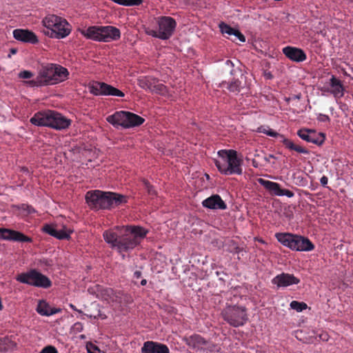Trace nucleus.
Listing matches in <instances>:
<instances>
[{
  "label": "nucleus",
  "mask_w": 353,
  "mask_h": 353,
  "mask_svg": "<svg viewBox=\"0 0 353 353\" xmlns=\"http://www.w3.org/2000/svg\"><path fill=\"white\" fill-rule=\"evenodd\" d=\"M330 92L335 98H341L344 94V89L340 80L332 76L330 80Z\"/></svg>",
  "instance_id": "obj_25"
},
{
  "label": "nucleus",
  "mask_w": 353,
  "mask_h": 353,
  "mask_svg": "<svg viewBox=\"0 0 353 353\" xmlns=\"http://www.w3.org/2000/svg\"><path fill=\"white\" fill-rule=\"evenodd\" d=\"M232 36L234 37V41L238 39L241 42H245V37L236 29L234 30V33L232 34Z\"/></svg>",
  "instance_id": "obj_36"
},
{
  "label": "nucleus",
  "mask_w": 353,
  "mask_h": 353,
  "mask_svg": "<svg viewBox=\"0 0 353 353\" xmlns=\"http://www.w3.org/2000/svg\"><path fill=\"white\" fill-rule=\"evenodd\" d=\"M186 344L194 349H202L207 341L201 336L194 334L185 339Z\"/></svg>",
  "instance_id": "obj_26"
},
{
  "label": "nucleus",
  "mask_w": 353,
  "mask_h": 353,
  "mask_svg": "<svg viewBox=\"0 0 353 353\" xmlns=\"http://www.w3.org/2000/svg\"><path fill=\"white\" fill-rule=\"evenodd\" d=\"M226 88L232 92H240L241 83L239 80L232 81L230 83H225Z\"/></svg>",
  "instance_id": "obj_30"
},
{
  "label": "nucleus",
  "mask_w": 353,
  "mask_h": 353,
  "mask_svg": "<svg viewBox=\"0 0 353 353\" xmlns=\"http://www.w3.org/2000/svg\"><path fill=\"white\" fill-rule=\"evenodd\" d=\"M39 353H58V351L54 346L48 345L43 348Z\"/></svg>",
  "instance_id": "obj_38"
},
{
  "label": "nucleus",
  "mask_w": 353,
  "mask_h": 353,
  "mask_svg": "<svg viewBox=\"0 0 353 353\" xmlns=\"http://www.w3.org/2000/svg\"><path fill=\"white\" fill-rule=\"evenodd\" d=\"M84 314L90 318H93L94 319H105L106 318V316L105 314H103L101 312V310H94V314L89 312L85 313Z\"/></svg>",
  "instance_id": "obj_34"
},
{
  "label": "nucleus",
  "mask_w": 353,
  "mask_h": 353,
  "mask_svg": "<svg viewBox=\"0 0 353 353\" xmlns=\"http://www.w3.org/2000/svg\"><path fill=\"white\" fill-rule=\"evenodd\" d=\"M146 283H147V281H146L145 279H143V280L141 281V285H145Z\"/></svg>",
  "instance_id": "obj_51"
},
{
  "label": "nucleus",
  "mask_w": 353,
  "mask_h": 353,
  "mask_svg": "<svg viewBox=\"0 0 353 353\" xmlns=\"http://www.w3.org/2000/svg\"><path fill=\"white\" fill-rule=\"evenodd\" d=\"M270 158H274V156H273V155H272V154H270V155H269L268 158H265V159H266V161H269V159H270Z\"/></svg>",
  "instance_id": "obj_54"
},
{
  "label": "nucleus",
  "mask_w": 353,
  "mask_h": 353,
  "mask_svg": "<svg viewBox=\"0 0 353 353\" xmlns=\"http://www.w3.org/2000/svg\"><path fill=\"white\" fill-rule=\"evenodd\" d=\"M167 345L153 341H147L142 347V353H169Z\"/></svg>",
  "instance_id": "obj_23"
},
{
  "label": "nucleus",
  "mask_w": 353,
  "mask_h": 353,
  "mask_svg": "<svg viewBox=\"0 0 353 353\" xmlns=\"http://www.w3.org/2000/svg\"><path fill=\"white\" fill-rule=\"evenodd\" d=\"M0 240L32 242V239L23 233L7 228H0Z\"/></svg>",
  "instance_id": "obj_16"
},
{
  "label": "nucleus",
  "mask_w": 353,
  "mask_h": 353,
  "mask_svg": "<svg viewBox=\"0 0 353 353\" xmlns=\"http://www.w3.org/2000/svg\"><path fill=\"white\" fill-rule=\"evenodd\" d=\"M223 319L231 325L239 327L247 321L245 310H223Z\"/></svg>",
  "instance_id": "obj_14"
},
{
  "label": "nucleus",
  "mask_w": 353,
  "mask_h": 353,
  "mask_svg": "<svg viewBox=\"0 0 353 353\" xmlns=\"http://www.w3.org/2000/svg\"><path fill=\"white\" fill-rule=\"evenodd\" d=\"M10 53L12 54H16L17 53V50L14 49V48L11 49L10 50Z\"/></svg>",
  "instance_id": "obj_52"
},
{
  "label": "nucleus",
  "mask_w": 353,
  "mask_h": 353,
  "mask_svg": "<svg viewBox=\"0 0 353 353\" xmlns=\"http://www.w3.org/2000/svg\"><path fill=\"white\" fill-rule=\"evenodd\" d=\"M43 231L58 239H69L72 230L63 226L60 228L57 224H46L43 228Z\"/></svg>",
  "instance_id": "obj_15"
},
{
  "label": "nucleus",
  "mask_w": 353,
  "mask_h": 353,
  "mask_svg": "<svg viewBox=\"0 0 353 353\" xmlns=\"http://www.w3.org/2000/svg\"><path fill=\"white\" fill-rule=\"evenodd\" d=\"M285 301V302H286V303H288V301H287V300H286V299H283V298H282V299H281V305L282 307H285V306H286V305L285 304V303H283V301Z\"/></svg>",
  "instance_id": "obj_49"
},
{
  "label": "nucleus",
  "mask_w": 353,
  "mask_h": 353,
  "mask_svg": "<svg viewBox=\"0 0 353 353\" xmlns=\"http://www.w3.org/2000/svg\"><path fill=\"white\" fill-rule=\"evenodd\" d=\"M258 182L272 195L278 196H285L288 198H292L294 195L292 191L281 188L280 184L276 182L265 180L261 178L258 179Z\"/></svg>",
  "instance_id": "obj_13"
},
{
  "label": "nucleus",
  "mask_w": 353,
  "mask_h": 353,
  "mask_svg": "<svg viewBox=\"0 0 353 353\" xmlns=\"http://www.w3.org/2000/svg\"><path fill=\"white\" fill-rule=\"evenodd\" d=\"M42 22L47 29L43 31V33L51 38L63 39L70 33V25L62 17L50 14L46 16Z\"/></svg>",
  "instance_id": "obj_6"
},
{
  "label": "nucleus",
  "mask_w": 353,
  "mask_h": 353,
  "mask_svg": "<svg viewBox=\"0 0 353 353\" xmlns=\"http://www.w3.org/2000/svg\"><path fill=\"white\" fill-rule=\"evenodd\" d=\"M283 53L290 60L295 62H302L306 59V54L300 48L287 46L283 48Z\"/></svg>",
  "instance_id": "obj_21"
},
{
  "label": "nucleus",
  "mask_w": 353,
  "mask_h": 353,
  "mask_svg": "<svg viewBox=\"0 0 353 353\" xmlns=\"http://www.w3.org/2000/svg\"><path fill=\"white\" fill-rule=\"evenodd\" d=\"M208 348L210 350V351L214 352V353H219L221 349L219 347L214 344H212L210 346H208Z\"/></svg>",
  "instance_id": "obj_42"
},
{
  "label": "nucleus",
  "mask_w": 353,
  "mask_h": 353,
  "mask_svg": "<svg viewBox=\"0 0 353 353\" xmlns=\"http://www.w3.org/2000/svg\"><path fill=\"white\" fill-rule=\"evenodd\" d=\"M258 132H261L265 134L272 137H278L280 134L272 130L269 127L261 126L257 129Z\"/></svg>",
  "instance_id": "obj_31"
},
{
  "label": "nucleus",
  "mask_w": 353,
  "mask_h": 353,
  "mask_svg": "<svg viewBox=\"0 0 353 353\" xmlns=\"http://www.w3.org/2000/svg\"><path fill=\"white\" fill-rule=\"evenodd\" d=\"M328 179L327 176H323L320 179V183L323 186H325L327 184Z\"/></svg>",
  "instance_id": "obj_46"
},
{
  "label": "nucleus",
  "mask_w": 353,
  "mask_h": 353,
  "mask_svg": "<svg viewBox=\"0 0 353 353\" xmlns=\"http://www.w3.org/2000/svg\"><path fill=\"white\" fill-rule=\"evenodd\" d=\"M141 276V271H135L134 272V277L139 279Z\"/></svg>",
  "instance_id": "obj_47"
},
{
  "label": "nucleus",
  "mask_w": 353,
  "mask_h": 353,
  "mask_svg": "<svg viewBox=\"0 0 353 353\" xmlns=\"http://www.w3.org/2000/svg\"><path fill=\"white\" fill-rule=\"evenodd\" d=\"M219 28H220L221 32L223 34H228V36H232V34L234 33L235 29L232 28V27H230V26H228L224 23H220Z\"/></svg>",
  "instance_id": "obj_32"
},
{
  "label": "nucleus",
  "mask_w": 353,
  "mask_h": 353,
  "mask_svg": "<svg viewBox=\"0 0 353 353\" xmlns=\"http://www.w3.org/2000/svg\"><path fill=\"white\" fill-rule=\"evenodd\" d=\"M319 336L322 341H327L328 340V334L326 332L319 334Z\"/></svg>",
  "instance_id": "obj_45"
},
{
  "label": "nucleus",
  "mask_w": 353,
  "mask_h": 353,
  "mask_svg": "<svg viewBox=\"0 0 353 353\" xmlns=\"http://www.w3.org/2000/svg\"><path fill=\"white\" fill-rule=\"evenodd\" d=\"M33 77V74L28 70H24L19 74V77L21 79H30Z\"/></svg>",
  "instance_id": "obj_40"
},
{
  "label": "nucleus",
  "mask_w": 353,
  "mask_h": 353,
  "mask_svg": "<svg viewBox=\"0 0 353 353\" xmlns=\"http://www.w3.org/2000/svg\"><path fill=\"white\" fill-rule=\"evenodd\" d=\"M16 279L22 283L44 288H47L51 285L48 277L36 270L21 273L17 276Z\"/></svg>",
  "instance_id": "obj_11"
},
{
  "label": "nucleus",
  "mask_w": 353,
  "mask_h": 353,
  "mask_svg": "<svg viewBox=\"0 0 353 353\" xmlns=\"http://www.w3.org/2000/svg\"><path fill=\"white\" fill-rule=\"evenodd\" d=\"M73 328L74 330H76L77 332H81L83 330V325L81 323H74V326H73Z\"/></svg>",
  "instance_id": "obj_44"
},
{
  "label": "nucleus",
  "mask_w": 353,
  "mask_h": 353,
  "mask_svg": "<svg viewBox=\"0 0 353 353\" xmlns=\"http://www.w3.org/2000/svg\"><path fill=\"white\" fill-rule=\"evenodd\" d=\"M290 309H310L308 307L307 304L304 302H298L296 301H292L290 303Z\"/></svg>",
  "instance_id": "obj_33"
},
{
  "label": "nucleus",
  "mask_w": 353,
  "mask_h": 353,
  "mask_svg": "<svg viewBox=\"0 0 353 353\" xmlns=\"http://www.w3.org/2000/svg\"><path fill=\"white\" fill-rule=\"evenodd\" d=\"M299 279L292 274L282 273L272 279V283L279 288H286L299 283Z\"/></svg>",
  "instance_id": "obj_18"
},
{
  "label": "nucleus",
  "mask_w": 353,
  "mask_h": 353,
  "mask_svg": "<svg viewBox=\"0 0 353 353\" xmlns=\"http://www.w3.org/2000/svg\"><path fill=\"white\" fill-rule=\"evenodd\" d=\"M32 124L37 126H48L56 130H65L71 125V120L61 114L47 110L37 112L31 119Z\"/></svg>",
  "instance_id": "obj_5"
},
{
  "label": "nucleus",
  "mask_w": 353,
  "mask_h": 353,
  "mask_svg": "<svg viewBox=\"0 0 353 353\" xmlns=\"http://www.w3.org/2000/svg\"><path fill=\"white\" fill-rule=\"evenodd\" d=\"M148 230L139 226L122 227L120 235L108 230L103 232L105 241L119 252H129L145 237Z\"/></svg>",
  "instance_id": "obj_1"
},
{
  "label": "nucleus",
  "mask_w": 353,
  "mask_h": 353,
  "mask_svg": "<svg viewBox=\"0 0 353 353\" xmlns=\"http://www.w3.org/2000/svg\"><path fill=\"white\" fill-rule=\"evenodd\" d=\"M318 120L322 122H327L330 120V118L327 115L319 114L318 116Z\"/></svg>",
  "instance_id": "obj_41"
},
{
  "label": "nucleus",
  "mask_w": 353,
  "mask_h": 353,
  "mask_svg": "<svg viewBox=\"0 0 353 353\" xmlns=\"http://www.w3.org/2000/svg\"><path fill=\"white\" fill-rule=\"evenodd\" d=\"M157 29L150 27L145 28L147 34L161 39H169L174 32L176 23L170 17H161L157 19Z\"/></svg>",
  "instance_id": "obj_8"
},
{
  "label": "nucleus",
  "mask_w": 353,
  "mask_h": 353,
  "mask_svg": "<svg viewBox=\"0 0 353 353\" xmlns=\"http://www.w3.org/2000/svg\"><path fill=\"white\" fill-rule=\"evenodd\" d=\"M37 309H56L55 307H51L48 305V303L44 300L37 301Z\"/></svg>",
  "instance_id": "obj_35"
},
{
  "label": "nucleus",
  "mask_w": 353,
  "mask_h": 353,
  "mask_svg": "<svg viewBox=\"0 0 353 353\" xmlns=\"http://www.w3.org/2000/svg\"><path fill=\"white\" fill-rule=\"evenodd\" d=\"M85 200L92 209H108L126 203V197L113 192L92 190L86 193Z\"/></svg>",
  "instance_id": "obj_3"
},
{
  "label": "nucleus",
  "mask_w": 353,
  "mask_h": 353,
  "mask_svg": "<svg viewBox=\"0 0 353 353\" xmlns=\"http://www.w3.org/2000/svg\"><path fill=\"white\" fill-rule=\"evenodd\" d=\"M120 37L121 32L117 28L111 26H101V41H117Z\"/></svg>",
  "instance_id": "obj_22"
},
{
  "label": "nucleus",
  "mask_w": 353,
  "mask_h": 353,
  "mask_svg": "<svg viewBox=\"0 0 353 353\" xmlns=\"http://www.w3.org/2000/svg\"><path fill=\"white\" fill-rule=\"evenodd\" d=\"M15 345L8 336L0 337V352L12 349Z\"/></svg>",
  "instance_id": "obj_29"
},
{
  "label": "nucleus",
  "mask_w": 353,
  "mask_h": 353,
  "mask_svg": "<svg viewBox=\"0 0 353 353\" xmlns=\"http://www.w3.org/2000/svg\"><path fill=\"white\" fill-rule=\"evenodd\" d=\"M69 75L68 70L57 64L48 63L42 65L34 80L26 81L30 86L55 85L65 81Z\"/></svg>",
  "instance_id": "obj_2"
},
{
  "label": "nucleus",
  "mask_w": 353,
  "mask_h": 353,
  "mask_svg": "<svg viewBox=\"0 0 353 353\" xmlns=\"http://www.w3.org/2000/svg\"><path fill=\"white\" fill-rule=\"evenodd\" d=\"M13 37L15 39L23 42L32 44L38 42L36 34L28 30L16 29L13 31Z\"/></svg>",
  "instance_id": "obj_20"
},
{
  "label": "nucleus",
  "mask_w": 353,
  "mask_h": 353,
  "mask_svg": "<svg viewBox=\"0 0 353 353\" xmlns=\"http://www.w3.org/2000/svg\"><path fill=\"white\" fill-rule=\"evenodd\" d=\"M225 65L228 66V68H232L234 67V63L230 60H228L225 62Z\"/></svg>",
  "instance_id": "obj_48"
},
{
  "label": "nucleus",
  "mask_w": 353,
  "mask_h": 353,
  "mask_svg": "<svg viewBox=\"0 0 353 353\" xmlns=\"http://www.w3.org/2000/svg\"><path fill=\"white\" fill-rule=\"evenodd\" d=\"M278 138L279 139L280 141L282 142L287 148L294 150L299 153L301 154H307L308 151L305 149L304 148L294 144L291 140L285 138L283 135L279 134Z\"/></svg>",
  "instance_id": "obj_27"
},
{
  "label": "nucleus",
  "mask_w": 353,
  "mask_h": 353,
  "mask_svg": "<svg viewBox=\"0 0 353 353\" xmlns=\"http://www.w3.org/2000/svg\"><path fill=\"white\" fill-rule=\"evenodd\" d=\"M81 32L88 39L101 41V26H91L82 30Z\"/></svg>",
  "instance_id": "obj_24"
},
{
  "label": "nucleus",
  "mask_w": 353,
  "mask_h": 353,
  "mask_svg": "<svg viewBox=\"0 0 353 353\" xmlns=\"http://www.w3.org/2000/svg\"><path fill=\"white\" fill-rule=\"evenodd\" d=\"M204 208L210 210H225L227 205L218 194H213L202 201Z\"/></svg>",
  "instance_id": "obj_19"
},
{
  "label": "nucleus",
  "mask_w": 353,
  "mask_h": 353,
  "mask_svg": "<svg viewBox=\"0 0 353 353\" xmlns=\"http://www.w3.org/2000/svg\"><path fill=\"white\" fill-rule=\"evenodd\" d=\"M144 185H145V187L147 189L149 194H154V191L153 190L152 187L150 185V183L148 182H146V181L144 182Z\"/></svg>",
  "instance_id": "obj_43"
},
{
  "label": "nucleus",
  "mask_w": 353,
  "mask_h": 353,
  "mask_svg": "<svg viewBox=\"0 0 353 353\" xmlns=\"http://www.w3.org/2000/svg\"><path fill=\"white\" fill-rule=\"evenodd\" d=\"M297 134L304 141L309 143H317L316 132L312 130L302 129L298 131Z\"/></svg>",
  "instance_id": "obj_28"
},
{
  "label": "nucleus",
  "mask_w": 353,
  "mask_h": 353,
  "mask_svg": "<svg viewBox=\"0 0 353 353\" xmlns=\"http://www.w3.org/2000/svg\"><path fill=\"white\" fill-rule=\"evenodd\" d=\"M86 348L88 353H96L95 351L99 352V347L92 343H89L86 345Z\"/></svg>",
  "instance_id": "obj_39"
},
{
  "label": "nucleus",
  "mask_w": 353,
  "mask_h": 353,
  "mask_svg": "<svg viewBox=\"0 0 353 353\" xmlns=\"http://www.w3.org/2000/svg\"><path fill=\"white\" fill-rule=\"evenodd\" d=\"M106 120L114 126L130 128L140 125L144 119L137 114L126 111H117L107 117Z\"/></svg>",
  "instance_id": "obj_9"
},
{
  "label": "nucleus",
  "mask_w": 353,
  "mask_h": 353,
  "mask_svg": "<svg viewBox=\"0 0 353 353\" xmlns=\"http://www.w3.org/2000/svg\"><path fill=\"white\" fill-rule=\"evenodd\" d=\"M139 85L145 90L163 94L165 87L159 83V81L152 77H143L139 79Z\"/></svg>",
  "instance_id": "obj_17"
},
{
  "label": "nucleus",
  "mask_w": 353,
  "mask_h": 353,
  "mask_svg": "<svg viewBox=\"0 0 353 353\" xmlns=\"http://www.w3.org/2000/svg\"><path fill=\"white\" fill-rule=\"evenodd\" d=\"M90 294H95L97 297L106 301H112L119 303H127L131 301V297L127 294L121 292H114L111 288H104L101 285L95 284L88 288Z\"/></svg>",
  "instance_id": "obj_10"
},
{
  "label": "nucleus",
  "mask_w": 353,
  "mask_h": 353,
  "mask_svg": "<svg viewBox=\"0 0 353 353\" xmlns=\"http://www.w3.org/2000/svg\"><path fill=\"white\" fill-rule=\"evenodd\" d=\"M252 165H253L255 168H256V167H257V163L256 162V161H255V160H253V161H252Z\"/></svg>",
  "instance_id": "obj_53"
},
{
  "label": "nucleus",
  "mask_w": 353,
  "mask_h": 353,
  "mask_svg": "<svg viewBox=\"0 0 353 353\" xmlns=\"http://www.w3.org/2000/svg\"><path fill=\"white\" fill-rule=\"evenodd\" d=\"M88 88L90 93L96 96L124 97V93L122 91L103 82L94 81L90 83Z\"/></svg>",
  "instance_id": "obj_12"
},
{
  "label": "nucleus",
  "mask_w": 353,
  "mask_h": 353,
  "mask_svg": "<svg viewBox=\"0 0 353 353\" xmlns=\"http://www.w3.org/2000/svg\"><path fill=\"white\" fill-rule=\"evenodd\" d=\"M27 210L28 212V213H32L33 212H34V210L31 207V206H27Z\"/></svg>",
  "instance_id": "obj_50"
},
{
  "label": "nucleus",
  "mask_w": 353,
  "mask_h": 353,
  "mask_svg": "<svg viewBox=\"0 0 353 353\" xmlns=\"http://www.w3.org/2000/svg\"><path fill=\"white\" fill-rule=\"evenodd\" d=\"M275 237L283 245L296 251L308 252L314 249L313 243L306 237L291 233H276Z\"/></svg>",
  "instance_id": "obj_7"
},
{
  "label": "nucleus",
  "mask_w": 353,
  "mask_h": 353,
  "mask_svg": "<svg viewBox=\"0 0 353 353\" xmlns=\"http://www.w3.org/2000/svg\"><path fill=\"white\" fill-rule=\"evenodd\" d=\"M234 70H230V74L233 75V74H234Z\"/></svg>",
  "instance_id": "obj_55"
},
{
  "label": "nucleus",
  "mask_w": 353,
  "mask_h": 353,
  "mask_svg": "<svg viewBox=\"0 0 353 353\" xmlns=\"http://www.w3.org/2000/svg\"><path fill=\"white\" fill-rule=\"evenodd\" d=\"M37 311L41 316H52V315L60 312L61 310H37Z\"/></svg>",
  "instance_id": "obj_37"
},
{
  "label": "nucleus",
  "mask_w": 353,
  "mask_h": 353,
  "mask_svg": "<svg viewBox=\"0 0 353 353\" xmlns=\"http://www.w3.org/2000/svg\"><path fill=\"white\" fill-rule=\"evenodd\" d=\"M242 160L237 157V152L233 150H221L218 152V158L214 163L219 171L225 175L241 174Z\"/></svg>",
  "instance_id": "obj_4"
}]
</instances>
